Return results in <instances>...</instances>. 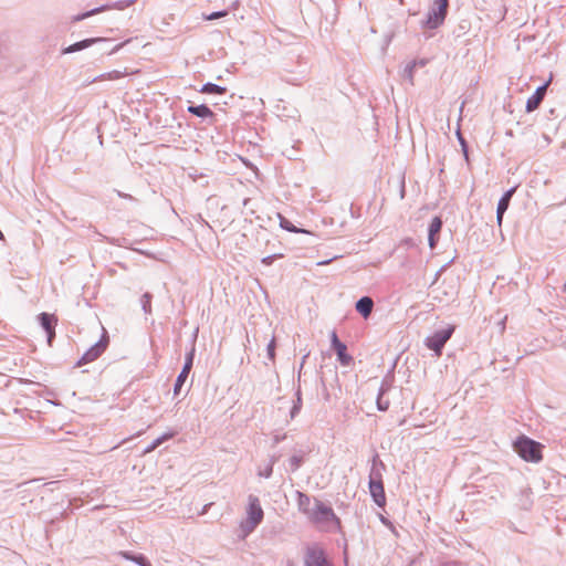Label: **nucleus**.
<instances>
[{
    "instance_id": "obj_1",
    "label": "nucleus",
    "mask_w": 566,
    "mask_h": 566,
    "mask_svg": "<svg viewBox=\"0 0 566 566\" xmlns=\"http://www.w3.org/2000/svg\"><path fill=\"white\" fill-rule=\"evenodd\" d=\"M300 506L308 518L318 525L335 523L339 524L338 517L335 515L332 507L325 505L323 502L315 500L314 506L310 507L311 500L304 494H300Z\"/></svg>"
},
{
    "instance_id": "obj_2",
    "label": "nucleus",
    "mask_w": 566,
    "mask_h": 566,
    "mask_svg": "<svg viewBox=\"0 0 566 566\" xmlns=\"http://www.w3.org/2000/svg\"><path fill=\"white\" fill-rule=\"evenodd\" d=\"M514 450L522 459L528 462H539L543 458V446L525 436L520 437L514 442Z\"/></svg>"
},
{
    "instance_id": "obj_3",
    "label": "nucleus",
    "mask_w": 566,
    "mask_h": 566,
    "mask_svg": "<svg viewBox=\"0 0 566 566\" xmlns=\"http://www.w3.org/2000/svg\"><path fill=\"white\" fill-rule=\"evenodd\" d=\"M263 516L264 513L260 505L259 499L255 496H250L249 505L247 509V518L240 525L243 537L254 531V528L262 522Z\"/></svg>"
},
{
    "instance_id": "obj_4",
    "label": "nucleus",
    "mask_w": 566,
    "mask_h": 566,
    "mask_svg": "<svg viewBox=\"0 0 566 566\" xmlns=\"http://www.w3.org/2000/svg\"><path fill=\"white\" fill-rule=\"evenodd\" d=\"M453 332L454 326H449L446 329L434 333L431 337L427 338V347L432 349L436 353L437 357H440L444 344L450 339Z\"/></svg>"
},
{
    "instance_id": "obj_5",
    "label": "nucleus",
    "mask_w": 566,
    "mask_h": 566,
    "mask_svg": "<svg viewBox=\"0 0 566 566\" xmlns=\"http://www.w3.org/2000/svg\"><path fill=\"white\" fill-rule=\"evenodd\" d=\"M449 2H434V6L429 10L428 18L424 21L426 27L436 29L444 21L448 11Z\"/></svg>"
},
{
    "instance_id": "obj_6",
    "label": "nucleus",
    "mask_w": 566,
    "mask_h": 566,
    "mask_svg": "<svg viewBox=\"0 0 566 566\" xmlns=\"http://www.w3.org/2000/svg\"><path fill=\"white\" fill-rule=\"evenodd\" d=\"M108 338L103 336V338L93 345L90 349H87L81 359L77 361L76 366H82L88 363L96 360L107 348Z\"/></svg>"
},
{
    "instance_id": "obj_7",
    "label": "nucleus",
    "mask_w": 566,
    "mask_h": 566,
    "mask_svg": "<svg viewBox=\"0 0 566 566\" xmlns=\"http://www.w3.org/2000/svg\"><path fill=\"white\" fill-rule=\"evenodd\" d=\"M305 566H332V564L326 559L324 551L313 545L306 549Z\"/></svg>"
},
{
    "instance_id": "obj_8",
    "label": "nucleus",
    "mask_w": 566,
    "mask_h": 566,
    "mask_svg": "<svg viewBox=\"0 0 566 566\" xmlns=\"http://www.w3.org/2000/svg\"><path fill=\"white\" fill-rule=\"evenodd\" d=\"M369 491L378 506H384L386 504V495L384 490V484L380 478L375 479L370 478L369 481Z\"/></svg>"
},
{
    "instance_id": "obj_9",
    "label": "nucleus",
    "mask_w": 566,
    "mask_h": 566,
    "mask_svg": "<svg viewBox=\"0 0 566 566\" xmlns=\"http://www.w3.org/2000/svg\"><path fill=\"white\" fill-rule=\"evenodd\" d=\"M193 356H195V348H192L189 352V354L187 355L186 364H185L181 373L177 377V380H176V384H175V389H174L176 395L179 394L181 386L186 381V379H187V377H188V375H189V373L191 370L192 361H193Z\"/></svg>"
},
{
    "instance_id": "obj_10",
    "label": "nucleus",
    "mask_w": 566,
    "mask_h": 566,
    "mask_svg": "<svg viewBox=\"0 0 566 566\" xmlns=\"http://www.w3.org/2000/svg\"><path fill=\"white\" fill-rule=\"evenodd\" d=\"M40 321H41L42 327L48 333V342L51 345L52 339H53V337L55 335V325H56L57 319L52 314L42 313L40 315Z\"/></svg>"
},
{
    "instance_id": "obj_11",
    "label": "nucleus",
    "mask_w": 566,
    "mask_h": 566,
    "mask_svg": "<svg viewBox=\"0 0 566 566\" xmlns=\"http://www.w3.org/2000/svg\"><path fill=\"white\" fill-rule=\"evenodd\" d=\"M515 191V188H512L510 190H507L503 196L502 198L500 199L499 201V205H497V211H496V219H497V223L499 226H501L502 223V219H503V214L504 212L507 210L509 208V205H510V200L513 196Z\"/></svg>"
},
{
    "instance_id": "obj_12",
    "label": "nucleus",
    "mask_w": 566,
    "mask_h": 566,
    "mask_svg": "<svg viewBox=\"0 0 566 566\" xmlns=\"http://www.w3.org/2000/svg\"><path fill=\"white\" fill-rule=\"evenodd\" d=\"M374 307V301L369 296H364L356 303V311L364 317L367 318Z\"/></svg>"
},
{
    "instance_id": "obj_13",
    "label": "nucleus",
    "mask_w": 566,
    "mask_h": 566,
    "mask_svg": "<svg viewBox=\"0 0 566 566\" xmlns=\"http://www.w3.org/2000/svg\"><path fill=\"white\" fill-rule=\"evenodd\" d=\"M102 40H103L102 38H92V39H86V40L76 42V43L65 48L63 50V53L67 54V53H73V52L86 49V48L91 46L92 44L99 42Z\"/></svg>"
},
{
    "instance_id": "obj_14",
    "label": "nucleus",
    "mask_w": 566,
    "mask_h": 566,
    "mask_svg": "<svg viewBox=\"0 0 566 566\" xmlns=\"http://www.w3.org/2000/svg\"><path fill=\"white\" fill-rule=\"evenodd\" d=\"M188 112L198 117H214L213 112L207 105L189 106Z\"/></svg>"
},
{
    "instance_id": "obj_15",
    "label": "nucleus",
    "mask_w": 566,
    "mask_h": 566,
    "mask_svg": "<svg viewBox=\"0 0 566 566\" xmlns=\"http://www.w3.org/2000/svg\"><path fill=\"white\" fill-rule=\"evenodd\" d=\"M279 220H280V226L281 228L285 229L286 231H290V232H295V233H310V231L307 230H304V229H298L296 228L295 226L292 224V222L290 220H287L286 218H284L282 214H279Z\"/></svg>"
},
{
    "instance_id": "obj_16",
    "label": "nucleus",
    "mask_w": 566,
    "mask_h": 566,
    "mask_svg": "<svg viewBox=\"0 0 566 566\" xmlns=\"http://www.w3.org/2000/svg\"><path fill=\"white\" fill-rule=\"evenodd\" d=\"M334 349L336 350L339 361L345 366L349 365V363L352 361V357L347 354L346 345L343 343L342 345L335 347Z\"/></svg>"
},
{
    "instance_id": "obj_17",
    "label": "nucleus",
    "mask_w": 566,
    "mask_h": 566,
    "mask_svg": "<svg viewBox=\"0 0 566 566\" xmlns=\"http://www.w3.org/2000/svg\"><path fill=\"white\" fill-rule=\"evenodd\" d=\"M200 92L201 93H206V94H218V95H221V94H224L227 92V88L222 87V86H219L217 84L207 83V84H205L202 86Z\"/></svg>"
},
{
    "instance_id": "obj_18",
    "label": "nucleus",
    "mask_w": 566,
    "mask_h": 566,
    "mask_svg": "<svg viewBox=\"0 0 566 566\" xmlns=\"http://www.w3.org/2000/svg\"><path fill=\"white\" fill-rule=\"evenodd\" d=\"M542 101V97H538L536 94H533L526 102V112L531 113L537 109Z\"/></svg>"
},
{
    "instance_id": "obj_19",
    "label": "nucleus",
    "mask_w": 566,
    "mask_h": 566,
    "mask_svg": "<svg viewBox=\"0 0 566 566\" xmlns=\"http://www.w3.org/2000/svg\"><path fill=\"white\" fill-rule=\"evenodd\" d=\"M442 228V220L440 217H434L429 227V233L437 235Z\"/></svg>"
},
{
    "instance_id": "obj_20",
    "label": "nucleus",
    "mask_w": 566,
    "mask_h": 566,
    "mask_svg": "<svg viewBox=\"0 0 566 566\" xmlns=\"http://www.w3.org/2000/svg\"><path fill=\"white\" fill-rule=\"evenodd\" d=\"M172 437H174V433H166V434H164L163 437H160L157 440H155L154 443L150 447H148L145 452H151L158 446H160L164 441H166V440H168V439H170Z\"/></svg>"
},
{
    "instance_id": "obj_21",
    "label": "nucleus",
    "mask_w": 566,
    "mask_h": 566,
    "mask_svg": "<svg viewBox=\"0 0 566 566\" xmlns=\"http://www.w3.org/2000/svg\"><path fill=\"white\" fill-rule=\"evenodd\" d=\"M275 346H276L275 337H272V339L270 340V343L268 345V355L272 361H274V359H275Z\"/></svg>"
},
{
    "instance_id": "obj_22",
    "label": "nucleus",
    "mask_w": 566,
    "mask_h": 566,
    "mask_svg": "<svg viewBox=\"0 0 566 566\" xmlns=\"http://www.w3.org/2000/svg\"><path fill=\"white\" fill-rule=\"evenodd\" d=\"M123 76V74L119 72V71H113V72H109L107 74H103L101 75V80L102 81H105V80H118Z\"/></svg>"
},
{
    "instance_id": "obj_23",
    "label": "nucleus",
    "mask_w": 566,
    "mask_h": 566,
    "mask_svg": "<svg viewBox=\"0 0 566 566\" xmlns=\"http://www.w3.org/2000/svg\"><path fill=\"white\" fill-rule=\"evenodd\" d=\"M134 562L140 566H150L149 562L143 555L135 556Z\"/></svg>"
},
{
    "instance_id": "obj_24",
    "label": "nucleus",
    "mask_w": 566,
    "mask_h": 566,
    "mask_svg": "<svg viewBox=\"0 0 566 566\" xmlns=\"http://www.w3.org/2000/svg\"><path fill=\"white\" fill-rule=\"evenodd\" d=\"M548 83L544 84L543 86L538 87L534 94H536L538 97H542L544 99L546 90H547Z\"/></svg>"
},
{
    "instance_id": "obj_25",
    "label": "nucleus",
    "mask_w": 566,
    "mask_h": 566,
    "mask_svg": "<svg viewBox=\"0 0 566 566\" xmlns=\"http://www.w3.org/2000/svg\"><path fill=\"white\" fill-rule=\"evenodd\" d=\"M226 14H227L226 11L213 12L210 15H207L206 20H214V19L221 18V17H224Z\"/></svg>"
},
{
    "instance_id": "obj_26",
    "label": "nucleus",
    "mask_w": 566,
    "mask_h": 566,
    "mask_svg": "<svg viewBox=\"0 0 566 566\" xmlns=\"http://www.w3.org/2000/svg\"><path fill=\"white\" fill-rule=\"evenodd\" d=\"M331 339H332V345H333V347H334V348L343 344V343L338 339L336 332H333V333H332V335H331Z\"/></svg>"
},
{
    "instance_id": "obj_27",
    "label": "nucleus",
    "mask_w": 566,
    "mask_h": 566,
    "mask_svg": "<svg viewBox=\"0 0 566 566\" xmlns=\"http://www.w3.org/2000/svg\"><path fill=\"white\" fill-rule=\"evenodd\" d=\"M428 240H429V245H430V248H431V249H433V248L436 247V244H437L436 235H434V234L429 233V238H428Z\"/></svg>"
},
{
    "instance_id": "obj_28",
    "label": "nucleus",
    "mask_w": 566,
    "mask_h": 566,
    "mask_svg": "<svg viewBox=\"0 0 566 566\" xmlns=\"http://www.w3.org/2000/svg\"><path fill=\"white\" fill-rule=\"evenodd\" d=\"M119 555L125 558V559H128V560H133L134 562V558L135 556L129 554L128 552H120Z\"/></svg>"
},
{
    "instance_id": "obj_29",
    "label": "nucleus",
    "mask_w": 566,
    "mask_h": 566,
    "mask_svg": "<svg viewBox=\"0 0 566 566\" xmlns=\"http://www.w3.org/2000/svg\"><path fill=\"white\" fill-rule=\"evenodd\" d=\"M97 11H99V9L92 10V11L86 12L85 14H83V15H81V17H76V18H75V20H76V21L82 20V19L87 18V17H90L91 14H93V13H95V12H97Z\"/></svg>"
},
{
    "instance_id": "obj_30",
    "label": "nucleus",
    "mask_w": 566,
    "mask_h": 566,
    "mask_svg": "<svg viewBox=\"0 0 566 566\" xmlns=\"http://www.w3.org/2000/svg\"><path fill=\"white\" fill-rule=\"evenodd\" d=\"M378 407H379L380 410H386L387 409V406H385V403L378 402Z\"/></svg>"
},
{
    "instance_id": "obj_31",
    "label": "nucleus",
    "mask_w": 566,
    "mask_h": 566,
    "mask_svg": "<svg viewBox=\"0 0 566 566\" xmlns=\"http://www.w3.org/2000/svg\"><path fill=\"white\" fill-rule=\"evenodd\" d=\"M378 407H379L380 410H386L387 409V406H385V403L378 402Z\"/></svg>"
},
{
    "instance_id": "obj_32",
    "label": "nucleus",
    "mask_w": 566,
    "mask_h": 566,
    "mask_svg": "<svg viewBox=\"0 0 566 566\" xmlns=\"http://www.w3.org/2000/svg\"><path fill=\"white\" fill-rule=\"evenodd\" d=\"M263 262L266 263V264H270L271 263V258L269 256V258L263 259Z\"/></svg>"
},
{
    "instance_id": "obj_33",
    "label": "nucleus",
    "mask_w": 566,
    "mask_h": 566,
    "mask_svg": "<svg viewBox=\"0 0 566 566\" xmlns=\"http://www.w3.org/2000/svg\"><path fill=\"white\" fill-rule=\"evenodd\" d=\"M298 410L297 407H294L293 411H292V416H294V413Z\"/></svg>"
}]
</instances>
